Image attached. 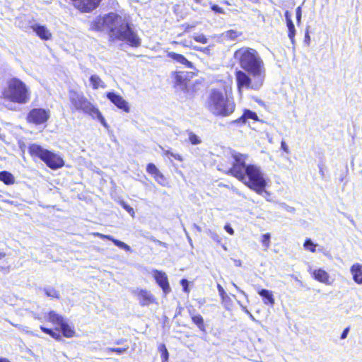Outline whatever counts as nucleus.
Here are the masks:
<instances>
[{
	"instance_id": "1",
	"label": "nucleus",
	"mask_w": 362,
	"mask_h": 362,
	"mask_svg": "<svg viewBox=\"0 0 362 362\" xmlns=\"http://www.w3.org/2000/svg\"><path fill=\"white\" fill-rule=\"evenodd\" d=\"M234 58L243 69L235 74L239 93L242 94L243 89L259 90L266 78V68L258 52L243 47L235 52Z\"/></svg>"
},
{
	"instance_id": "18",
	"label": "nucleus",
	"mask_w": 362,
	"mask_h": 362,
	"mask_svg": "<svg viewBox=\"0 0 362 362\" xmlns=\"http://www.w3.org/2000/svg\"><path fill=\"white\" fill-rule=\"evenodd\" d=\"M32 28L43 40H48L51 37L50 32L45 26L35 24L32 26Z\"/></svg>"
},
{
	"instance_id": "28",
	"label": "nucleus",
	"mask_w": 362,
	"mask_h": 362,
	"mask_svg": "<svg viewBox=\"0 0 362 362\" xmlns=\"http://www.w3.org/2000/svg\"><path fill=\"white\" fill-rule=\"evenodd\" d=\"M317 247H318V245L314 243L310 238H306L303 243V248L311 252H315Z\"/></svg>"
},
{
	"instance_id": "42",
	"label": "nucleus",
	"mask_w": 362,
	"mask_h": 362,
	"mask_svg": "<svg viewBox=\"0 0 362 362\" xmlns=\"http://www.w3.org/2000/svg\"><path fill=\"white\" fill-rule=\"evenodd\" d=\"M180 284L182 286L184 291L185 292H188V281L187 279H183L180 281Z\"/></svg>"
},
{
	"instance_id": "25",
	"label": "nucleus",
	"mask_w": 362,
	"mask_h": 362,
	"mask_svg": "<svg viewBox=\"0 0 362 362\" xmlns=\"http://www.w3.org/2000/svg\"><path fill=\"white\" fill-rule=\"evenodd\" d=\"M146 171L153 175L156 181H159V178H163V174L158 170L156 166L153 163L148 164Z\"/></svg>"
},
{
	"instance_id": "54",
	"label": "nucleus",
	"mask_w": 362,
	"mask_h": 362,
	"mask_svg": "<svg viewBox=\"0 0 362 362\" xmlns=\"http://www.w3.org/2000/svg\"><path fill=\"white\" fill-rule=\"evenodd\" d=\"M248 315H249L250 318L252 320H253L254 322H258V320H257L254 317V316L252 315V313H250Z\"/></svg>"
},
{
	"instance_id": "16",
	"label": "nucleus",
	"mask_w": 362,
	"mask_h": 362,
	"mask_svg": "<svg viewBox=\"0 0 362 362\" xmlns=\"http://www.w3.org/2000/svg\"><path fill=\"white\" fill-rule=\"evenodd\" d=\"M284 16H285L286 25H287L288 31V36L289 39L291 40L292 44H294V37L296 35V29H295L294 24L293 23V21L291 19L292 14L289 11H286L285 12Z\"/></svg>"
},
{
	"instance_id": "4",
	"label": "nucleus",
	"mask_w": 362,
	"mask_h": 362,
	"mask_svg": "<svg viewBox=\"0 0 362 362\" xmlns=\"http://www.w3.org/2000/svg\"><path fill=\"white\" fill-rule=\"evenodd\" d=\"M204 105L212 115L223 117L230 115L235 109L234 101L228 98L221 88H211L209 90Z\"/></svg>"
},
{
	"instance_id": "13",
	"label": "nucleus",
	"mask_w": 362,
	"mask_h": 362,
	"mask_svg": "<svg viewBox=\"0 0 362 362\" xmlns=\"http://www.w3.org/2000/svg\"><path fill=\"white\" fill-rule=\"evenodd\" d=\"M138 300L142 306L149 305L152 303H156L153 295L146 289H140L137 293Z\"/></svg>"
},
{
	"instance_id": "56",
	"label": "nucleus",
	"mask_w": 362,
	"mask_h": 362,
	"mask_svg": "<svg viewBox=\"0 0 362 362\" xmlns=\"http://www.w3.org/2000/svg\"><path fill=\"white\" fill-rule=\"evenodd\" d=\"M193 227H194V228H196L198 231L201 232V228H200L199 226H197V224H195V223H194V224L193 225Z\"/></svg>"
},
{
	"instance_id": "26",
	"label": "nucleus",
	"mask_w": 362,
	"mask_h": 362,
	"mask_svg": "<svg viewBox=\"0 0 362 362\" xmlns=\"http://www.w3.org/2000/svg\"><path fill=\"white\" fill-rule=\"evenodd\" d=\"M63 335L65 337L70 338L74 337V330L67 324L66 321H64L60 326H59Z\"/></svg>"
},
{
	"instance_id": "21",
	"label": "nucleus",
	"mask_w": 362,
	"mask_h": 362,
	"mask_svg": "<svg viewBox=\"0 0 362 362\" xmlns=\"http://www.w3.org/2000/svg\"><path fill=\"white\" fill-rule=\"evenodd\" d=\"M46 319L53 325H57L59 327L65 321L62 315L57 314L54 311H50L47 314Z\"/></svg>"
},
{
	"instance_id": "33",
	"label": "nucleus",
	"mask_w": 362,
	"mask_h": 362,
	"mask_svg": "<svg viewBox=\"0 0 362 362\" xmlns=\"http://www.w3.org/2000/svg\"><path fill=\"white\" fill-rule=\"evenodd\" d=\"M193 38L197 42L202 44H206L208 42V38L204 34H194Z\"/></svg>"
},
{
	"instance_id": "8",
	"label": "nucleus",
	"mask_w": 362,
	"mask_h": 362,
	"mask_svg": "<svg viewBox=\"0 0 362 362\" xmlns=\"http://www.w3.org/2000/svg\"><path fill=\"white\" fill-rule=\"evenodd\" d=\"M49 111L42 108H35L30 111L27 119L29 122L41 124L47 121Z\"/></svg>"
},
{
	"instance_id": "35",
	"label": "nucleus",
	"mask_w": 362,
	"mask_h": 362,
	"mask_svg": "<svg viewBox=\"0 0 362 362\" xmlns=\"http://www.w3.org/2000/svg\"><path fill=\"white\" fill-rule=\"evenodd\" d=\"M128 349V347L127 348H107L106 351H112V352H116L117 354H124L127 350Z\"/></svg>"
},
{
	"instance_id": "40",
	"label": "nucleus",
	"mask_w": 362,
	"mask_h": 362,
	"mask_svg": "<svg viewBox=\"0 0 362 362\" xmlns=\"http://www.w3.org/2000/svg\"><path fill=\"white\" fill-rule=\"evenodd\" d=\"M217 289H218V293H219L220 296L223 299H224L225 297L226 296V293L225 290L223 289V288L220 284H218L217 285Z\"/></svg>"
},
{
	"instance_id": "11",
	"label": "nucleus",
	"mask_w": 362,
	"mask_h": 362,
	"mask_svg": "<svg viewBox=\"0 0 362 362\" xmlns=\"http://www.w3.org/2000/svg\"><path fill=\"white\" fill-rule=\"evenodd\" d=\"M74 5L82 11H90L95 8L100 0H72Z\"/></svg>"
},
{
	"instance_id": "12",
	"label": "nucleus",
	"mask_w": 362,
	"mask_h": 362,
	"mask_svg": "<svg viewBox=\"0 0 362 362\" xmlns=\"http://www.w3.org/2000/svg\"><path fill=\"white\" fill-rule=\"evenodd\" d=\"M308 272L312 274L313 277L317 281H320L326 285L332 284V281L329 279V275L325 270L322 269L313 270L312 268L310 267Z\"/></svg>"
},
{
	"instance_id": "24",
	"label": "nucleus",
	"mask_w": 362,
	"mask_h": 362,
	"mask_svg": "<svg viewBox=\"0 0 362 362\" xmlns=\"http://www.w3.org/2000/svg\"><path fill=\"white\" fill-rule=\"evenodd\" d=\"M105 236L106 237H105L104 239H107V240L112 241L118 247L123 249L127 252L132 251L131 247L127 244L124 243V242L117 240V239L114 238L112 236L109 235H105Z\"/></svg>"
},
{
	"instance_id": "7",
	"label": "nucleus",
	"mask_w": 362,
	"mask_h": 362,
	"mask_svg": "<svg viewBox=\"0 0 362 362\" xmlns=\"http://www.w3.org/2000/svg\"><path fill=\"white\" fill-rule=\"evenodd\" d=\"M69 98L71 105L75 110L85 111L87 110L90 102H89L81 93L70 90Z\"/></svg>"
},
{
	"instance_id": "44",
	"label": "nucleus",
	"mask_w": 362,
	"mask_h": 362,
	"mask_svg": "<svg viewBox=\"0 0 362 362\" xmlns=\"http://www.w3.org/2000/svg\"><path fill=\"white\" fill-rule=\"evenodd\" d=\"M349 327L345 328L341 334V339H346L349 334Z\"/></svg>"
},
{
	"instance_id": "20",
	"label": "nucleus",
	"mask_w": 362,
	"mask_h": 362,
	"mask_svg": "<svg viewBox=\"0 0 362 362\" xmlns=\"http://www.w3.org/2000/svg\"><path fill=\"white\" fill-rule=\"evenodd\" d=\"M258 293L263 298L264 304L269 305L271 306L274 305L275 301L272 291L263 288L261 289Z\"/></svg>"
},
{
	"instance_id": "38",
	"label": "nucleus",
	"mask_w": 362,
	"mask_h": 362,
	"mask_svg": "<svg viewBox=\"0 0 362 362\" xmlns=\"http://www.w3.org/2000/svg\"><path fill=\"white\" fill-rule=\"evenodd\" d=\"M163 362H168V351L164 345L162 346V354H161Z\"/></svg>"
},
{
	"instance_id": "9",
	"label": "nucleus",
	"mask_w": 362,
	"mask_h": 362,
	"mask_svg": "<svg viewBox=\"0 0 362 362\" xmlns=\"http://www.w3.org/2000/svg\"><path fill=\"white\" fill-rule=\"evenodd\" d=\"M153 276L156 283L162 288L165 295L168 294L171 291V288L169 285L168 276L166 274L162 271L157 269L153 270Z\"/></svg>"
},
{
	"instance_id": "23",
	"label": "nucleus",
	"mask_w": 362,
	"mask_h": 362,
	"mask_svg": "<svg viewBox=\"0 0 362 362\" xmlns=\"http://www.w3.org/2000/svg\"><path fill=\"white\" fill-rule=\"evenodd\" d=\"M0 181L3 182L5 185H10L15 182L13 175L8 171L0 172Z\"/></svg>"
},
{
	"instance_id": "55",
	"label": "nucleus",
	"mask_w": 362,
	"mask_h": 362,
	"mask_svg": "<svg viewBox=\"0 0 362 362\" xmlns=\"http://www.w3.org/2000/svg\"><path fill=\"white\" fill-rule=\"evenodd\" d=\"M320 174L321 175L322 177H324V175H325L324 170H323L322 168H321V167H320Z\"/></svg>"
},
{
	"instance_id": "37",
	"label": "nucleus",
	"mask_w": 362,
	"mask_h": 362,
	"mask_svg": "<svg viewBox=\"0 0 362 362\" xmlns=\"http://www.w3.org/2000/svg\"><path fill=\"white\" fill-rule=\"evenodd\" d=\"M121 205L132 217H134V209L132 207H131L129 205H128L124 202H121Z\"/></svg>"
},
{
	"instance_id": "57",
	"label": "nucleus",
	"mask_w": 362,
	"mask_h": 362,
	"mask_svg": "<svg viewBox=\"0 0 362 362\" xmlns=\"http://www.w3.org/2000/svg\"><path fill=\"white\" fill-rule=\"evenodd\" d=\"M0 362H11L6 358H0Z\"/></svg>"
},
{
	"instance_id": "17",
	"label": "nucleus",
	"mask_w": 362,
	"mask_h": 362,
	"mask_svg": "<svg viewBox=\"0 0 362 362\" xmlns=\"http://www.w3.org/2000/svg\"><path fill=\"white\" fill-rule=\"evenodd\" d=\"M350 272L352 274L354 281L358 284H362V264L356 263L350 268Z\"/></svg>"
},
{
	"instance_id": "6",
	"label": "nucleus",
	"mask_w": 362,
	"mask_h": 362,
	"mask_svg": "<svg viewBox=\"0 0 362 362\" xmlns=\"http://www.w3.org/2000/svg\"><path fill=\"white\" fill-rule=\"evenodd\" d=\"M29 152L31 156L38 157L52 169L61 168L64 164L60 156L43 148L38 144H33L30 145Z\"/></svg>"
},
{
	"instance_id": "10",
	"label": "nucleus",
	"mask_w": 362,
	"mask_h": 362,
	"mask_svg": "<svg viewBox=\"0 0 362 362\" xmlns=\"http://www.w3.org/2000/svg\"><path fill=\"white\" fill-rule=\"evenodd\" d=\"M107 98L119 109L125 112H129L130 108L128 102L126 101L121 95L114 92H108L107 93Z\"/></svg>"
},
{
	"instance_id": "22",
	"label": "nucleus",
	"mask_w": 362,
	"mask_h": 362,
	"mask_svg": "<svg viewBox=\"0 0 362 362\" xmlns=\"http://www.w3.org/2000/svg\"><path fill=\"white\" fill-rule=\"evenodd\" d=\"M90 85L94 90H97L100 88H105L106 87L104 81L96 74H93L90 77Z\"/></svg>"
},
{
	"instance_id": "5",
	"label": "nucleus",
	"mask_w": 362,
	"mask_h": 362,
	"mask_svg": "<svg viewBox=\"0 0 362 362\" xmlns=\"http://www.w3.org/2000/svg\"><path fill=\"white\" fill-rule=\"evenodd\" d=\"M2 94L4 100L21 105L26 104L30 100L29 88L17 78H13L8 81Z\"/></svg>"
},
{
	"instance_id": "61",
	"label": "nucleus",
	"mask_w": 362,
	"mask_h": 362,
	"mask_svg": "<svg viewBox=\"0 0 362 362\" xmlns=\"http://www.w3.org/2000/svg\"><path fill=\"white\" fill-rule=\"evenodd\" d=\"M182 45H183L184 46H186V47H189V46H190L189 45L187 44V42H182Z\"/></svg>"
},
{
	"instance_id": "19",
	"label": "nucleus",
	"mask_w": 362,
	"mask_h": 362,
	"mask_svg": "<svg viewBox=\"0 0 362 362\" xmlns=\"http://www.w3.org/2000/svg\"><path fill=\"white\" fill-rule=\"evenodd\" d=\"M168 56L175 60V62L184 64L185 66L192 68V63L188 61L183 55L180 54H177L175 52H168Z\"/></svg>"
},
{
	"instance_id": "34",
	"label": "nucleus",
	"mask_w": 362,
	"mask_h": 362,
	"mask_svg": "<svg viewBox=\"0 0 362 362\" xmlns=\"http://www.w3.org/2000/svg\"><path fill=\"white\" fill-rule=\"evenodd\" d=\"M175 80H176V82H175L176 84L180 85L182 89H184L186 88V83H185V80L182 79V76L180 74H176Z\"/></svg>"
},
{
	"instance_id": "51",
	"label": "nucleus",
	"mask_w": 362,
	"mask_h": 362,
	"mask_svg": "<svg viewBox=\"0 0 362 362\" xmlns=\"http://www.w3.org/2000/svg\"><path fill=\"white\" fill-rule=\"evenodd\" d=\"M93 235H94V236H96V237H98V238H100L103 239H104L105 237H106L105 235L100 233H93Z\"/></svg>"
},
{
	"instance_id": "52",
	"label": "nucleus",
	"mask_w": 362,
	"mask_h": 362,
	"mask_svg": "<svg viewBox=\"0 0 362 362\" xmlns=\"http://www.w3.org/2000/svg\"><path fill=\"white\" fill-rule=\"evenodd\" d=\"M238 303L240 305L241 308H242V310L245 313H247V315H249V313H250L245 306H243V305H241L240 303V302H238Z\"/></svg>"
},
{
	"instance_id": "27",
	"label": "nucleus",
	"mask_w": 362,
	"mask_h": 362,
	"mask_svg": "<svg viewBox=\"0 0 362 362\" xmlns=\"http://www.w3.org/2000/svg\"><path fill=\"white\" fill-rule=\"evenodd\" d=\"M192 322L198 327V328L202 331L206 332L205 325L204 323V319L200 315H192Z\"/></svg>"
},
{
	"instance_id": "29",
	"label": "nucleus",
	"mask_w": 362,
	"mask_h": 362,
	"mask_svg": "<svg viewBox=\"0 0 362 362\" xmlns=\"http://www.w3.org/2000/svg\"><path fill=\"white\" fill-rule=\"evenodd\" d=\"M44 291L47 296L54 298H59V292L52 287H46L44 288Z\"/></svg>"
},
{
	"instance_id": "43",
	"label": "nucleus",
	"mask_w": 362,
	"mask_h": 362,
	"mask_svg": "<svg viewBox=\"0 0 362 362\" xmlns=\"http://www.w3.org/2000/svg\"><path fill=\"white\" fill-rule=\"evenodd\" d=\"M211 9L215 11L216 13H223V9L221 7H219L218 5H213L211 6Z\"/></svg>"
},
{
	"instance_id": "62",
	"label": "nucleus",
	"mask_w": 362,
	"mask_h": 362,
	"mask_svg": "<svg viewBox=\"0 0 362 362\" xmlns=\"http://www.w3.org/2000/svg\"><path fill=\"white\" fill-rule=\"evenodd\" d=\"M158 243H159L160 245H165V243H162L160 241H158Z\"/></svg>"
},
{
	"instance_id": "14",
	"label": "nucleus",
	"mask_w": 362,
	"mask_h": 362,
	"mask_svg": "<svg viewBox=\"0 0 362 362\" xmlns=\"http://www.w3.org/2000/svg\"><path fill=\"white\" fill-rule=\"evenodd\" d=\"M83 112L90 115L93 118H97L105 127H107V124L101 112L91 103Z\"/></svg>"
},
{
	"instance_id": "63",
	"label": "nucleus",
	"mask_w": 362,
	"mask_h": 362,
	"mask_svg": "<svg viewBox=\"0 0 362 362\" xmlns=\"http://www.w3.org/2000/svg\"><path fill=\"white\" fill-rule=\"evenodd\" d=\"M197 3H200L201 0H194Z\"/></svg>"
},
{
	"instance_id": "47",
	"label": "nucleus",
	"mask_w": 362,
	"mask_h": 362,
	"mask_svg": "<svg viewBox=\"0 0 362 362\" xmlns=\"http://www.w3.org/2000/svg\"><path fill=\"white\" fill-rule=\"evenodd\" d=\"M170 156L173 157L175 159L179 160V161H182V158L180 155L177 154V153H170Z\"/></svg>"
},
{
	"instance_id": "46",
	"label": "nucleus",
	"mask_w": 362,
	"mask_h": 362,
	"mask_svg": "<svg viewBox=\"0 0 362 362\" xmlns=\"http://www.w3.org/2000/svg\"><path fill=\"white\" fill-rule=\"evenodd\" d=\"M284 208L285 209V210H286L287 211L290 212V213H294L295 212V209L292 206H288L285 204H284Z\"/></svg>"
},
{
	"instance_id": "50",
	"label": "nucleus",
	"mask_w": 362,
	"mask_h": 362,
	"mask_svg": "<svg viewBox=\"0 0 362 362\" xmlns=\"http://www.w3.org/2000/svg\"><path fill=\"white\" fill-rule=\"evenodd\" d=\"M160 185L165 186V179L163 175V178H159V181H157Z\"/></svg>"
},
{
	"instance_id": "45",
	"label": "nucleus",
	"mask_w": 362,
	"mask_h": 362,
	"mask_svg": "<svg viewBox=\"0 0 362 362\" xmlns=\"http://www.w3.org/2000/svg\"><path fill=\"white\" fill-rule=\"evenodd\" d=\"M224 228L230 235L234 234V230L230 227V225H226Z\"/></svg>"
},
{
	"instance_id": "41",
	"label": "nucleus",
	"mask_w": 362,
	"mask_h": 362,
	"mask_svg": "<svg viewBox=\"0 0 362 362\" xmlns=\"http://www.w3.org/2000/svg\"><path fill=\"white\" fill-rule=\"evenodd\" d=\"M281 148L284 152H286V153H290V151H289L288 146V145L286 144V143L284 141H282L281 142Z\"/></svg>"
},
{
	"instance_id": "30",
	"label": "nucleus",
	"mask_w": 362,
	"mask_h": 362,
	"mask_svg": "<svg viewBox=\"0 0 362 362\" xmlns=\"http://www.w3.org/2000/svg\"><path fill=\"white\" fill-rule=\"evenodd\" d=\"M40 329L43 332L50 335L52 338H54L55 339L59 340L61 339V335L59 334V333L55 332L51 329H48L43 326H40Z\"/></svg>"
},
{
	"instance_id": "39",
	"label": "nucleus",
	"mask_w": 362,
	"mask_h": 362,
	"mask_svg": "<svg viewBox=\"0 0 362 362\" xmlns=\"http://www.w3.org/2000/svg\"><path fill=\"white\" fill-rule=\"evenodd\" d=\"M296 16L297 23H298V24H299L300 23L301 16H302V11H301V7L300 6H298L296 8Z\"/></svg>"
},
{
	"instance_id": "2",
	"label": "nucleus",
	"mask_w": 362,
	"mask_h": 362,
	"mask_svg": "<svg viewBox=\"0 0 362 362\" xmlns=\"http://www.w3.org/2000/svg\"><path fill=\"white\" fill-rule=\"evenodd\" d=\"M232 157L233 159L232 167L223 170L226 174L237 178L258 194H262L265 192L267 179L262 168L254 164L247 165V155L235 153Z\"/></svg>"
},
{
	"instance_id": "31",
	"label": "nucleus",
	"mask_w": 362,
	"mask_h": 362,
	"mask_svg": "<svg viewBox=\"0 0 362 362\" xmlns=\"http://www.w3.org/2000/svg\"><path fill=\"white\" fill-rule=\"evenodd\" d=\"M188 139L192 145H198L202 142V140L199 139V137L192 132H188Z\"/></svg>"
},
{
	"instance_id": "64",
	"label": "nucleus",
	"mask_w": 362,
	"mask_h": 362,
	"mask_svg": "<svg viewBox=\"0 0 362 362\" xmlns=\"http://www.w3.org/2000/svg\"><path fill=\"white\" fill-rule=\"evenodd\" d=\"M121 342L119 341H117V344H120Z\"/></svg>"
},
{
	"instance_id": "36",
	"label": "nucleus",
	"mask_w": 362,
	"mask_h": 362,
	"mask_svg": "<svg viewBox=\"0 0 362 362\" xmlns=\"http://www.w3.org/2000/svg\"><path fill=\"white\" fill-rule=\"evenodd\" d=\"M240 33H238L237 31H235L233 30H228L226 33V36L229 37L231 40H235L237 38Z\"/></svg>"
},
{
	"instance_id": "53",
	"label": "nucleus",
	"mask_w": 362,
	"mask_h": 362,
	"mask_svg": "<svg viewBox=\"0 0 362 362\" xmlns=\"http://www.w3.org/2000/svg\"><path fill=\"white\" fill-rule=\"evenodd\" d=\"M309 41H310V36H309L308 33H306L305 35V42L308 44Z\"/></svg>"
},
{
	"instance_id": "58",
	"label": "nucleus",
	"mask_w": 362,
	"mask_h": 362,
	"mask_svg": "<svg viewBox=\"0 0 362 362\" xmlns=\"http://www.w3.org/2000/svg\"><path fill=\"white\" fill-rule=\"evenodd\" d=\"M212 238H213L214 240H218V235H216V234H214V235H212Z\"/></svg>"
},
{
	"instance_id": "60",
	"label": "nucleus",
	"mask_w": 362,
	"mask_h": 362,
	"mask_svg": "<svg viewBox=\"0 0 362 362\" xmlns=\"http://www.w3.org/2000/svg\"><path fill=\"white\" fill-rule=\"evenodd\" d=\"M4 257H5V254L2 253V252H0V259L3 258Z\"/></svg>"
},
{
	"instance_id": "15",
	"label": "nucleus",
	"mask_w": 362,
	"mask_h": 362,
	"mask_svg": "<svg viewBox=\"0 0 362 362\" xmlns=\"http://www.w3.org/2000/svg\"><path fill=\"white\" fill-rule=\"evenodd\" d=\"M252 119L254 121H258L259 118L257 115L250 110H245L243 115L238 119L231 122L232 124H245L247 120Z\"/></svg>"
},
{
	"instance_id": "49",
	"label": "nucleus",
	"mask_w": 362,
	"mask_h": 362,
	"mask_svg": "<svg viewBox=\"0 0 362 362\" xmlns=\"http://www.w3.org/2000/svg\"><path fill=\"white\" fill-rule=\"evenodd\" d=\"M233 286L237 289V291H238L240 293H242L243 296H245V297H247V295L246 293H245V291H243V290H241L235 283H232Z\"/></svg>"
},
{
	"instance_id": "59",
	"label": "nucleus",
	"mask_w": 362,
	"mask_h": 362,
	"mask_svg": "<svg viewBox=\"0 0 362 362\" xmlns=\"http://www.w3.org/2000/svg\"><path fill=\"white\" fill-rule=\"evenodd\" d=\"M170 153H172V152H171V151H170L169 150L165 151V155H169V156H170Z\"/></svg>"
},
{
	"instance_id": "3",
	"label": "nucleus",
	"mask_w": 362,
	"mask_h": 362,
	"mask_svg": "<svg viewBox=\"0 0 362 362\" xmlns=\"http://www.w3.org/2000/svg\"><path fill=\"white\" fill-rule=\"evenodd\" d=\"M91 29L95 31H107L110 40L125 41L132 47H139L141 40L122 16L110 13L103 17H97L91 24Z\"/></svg>"
},
{
	"instance_id": "48",
	"label": "nucleus",
	"mask_w": 362,
	"mask_h": 362,
	"mask_svg": "<svg viewBox=\"0 0 362 362\" xmlns=\"http://www.w3.org/2000/svg\"><path fill=\"white\" fill-rule=\"evenodd\" d=\"M194 49L197 51H202L203 52H206L209 51L208 47H194Z\"/></svg>"
},
{
	"instance_id": "32",
	"label": "nucleus",
	"mask_w": 362,
	"mask_h": 362,
	"mask_svg": "<svg viewBox=\"0 0 362 362\" xmlns=\"http://www.w3.org/2000/svg\"><path fill=\"white\" fill-rule=\"evenodd\" d=\"M261 241H262V245L264 247V250H267L270 246V234L269 233L264 234L262 235V239Z\"/></svg>"
}]
</instances>
